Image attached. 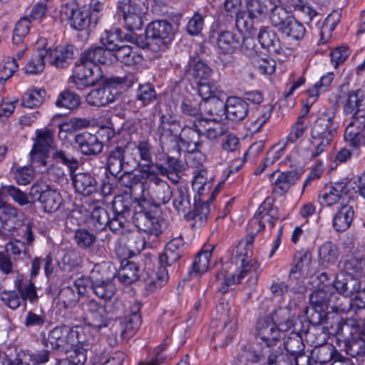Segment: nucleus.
I'll return each mask as SVG.
<instances>
[{
  "label": "nucleus",
  "mask_w": 365,
  "mask_h": 365,
  "mask_svg": "<svg viewBox=\"0 0 365 365\" xmlns=\"http://www.w3.org/2000/svg\"><path fill=\"white\" fill-rule=\"evenodd\" d=\"M207 185H202L197 187V193L194 197L193 208L190 202V195L187 187H179L176 192L173 194V207L180 214H183L184 217L187 221H193L192 227H200L207 221L210 213V209L207 205L202 204V196L206 190Z\"/></svg>",
  "instance_id": "1"
},
{
  "label": "nucleus",
  "mask_w": 365,
  "mask_h": 365,
  "mask_svg": "<svg viewBox=\"0 0 365 365\" xmlns=\"http://www.w3.org/2000/svg\"><path fill=\"white\" fill-rule=\"evenodd\" d=\"M337 128L334 112L327 110L318 116L311 129V143L314 148L311 155L312 158L327 149L337 133Z\"/></svg>",
  "instance_id": "2"
},
{
  "label": "nucleus",
  "mask_w": 365,
  "mask_h": 365,
  "mask_svg": "<svg viewBox=\"0 0 365 365\" xmlns=\"http://www.w3.org/2000/svg\"><path fill=\"white\" fill-rule=\"evenodd\" d=\"M185 243L181 237L171 240L165 246L163 252L158 257L159 267L153 283L155 287H162L168 279V269L179 268V260L184 254Z\"/></svg>",
  "instance_id": "3"
},
{
  "label": "nucleus",
  "mask_w": 365,
  "mask_h": 365,
  "mask_svg": "<svg viewBox=\"0 0 365 365\" xmlns=\"http://www.w3.org/2000/svg\"><path fill=\"white\" fill-rule=\"evenodd\" d=\"M306 324H319L329 334L336 336L337 340L344 336L346 332L351 330H356L358 324L355 319H343L336 313L324 312H312L309 316V320L305 321Z\"/></svg>",
  "instance_id": "4"
},
{
  "label": "nucleus",
  "mask_w": 365,
  "mask_h": 365,
  "mask_svg": "<svg viewBox=\"0 0 365 365\" xmlns=\"http://www.w3.org/2000/svg\"><path fill=\"white\" fill-rule=\"evenodd\" d=\"M113 306L116 311L122 309L120 302H107L105 304H101L94 299H86L80 304L83 312V319L86 323L95 329H101L109 324V319L111 317L108 314L111 312L108 309Z\"/></svg>",
  "instance_id": "5"
},
{
  "label": "nucleus",
  "mask_w": 365,
  "mask_h": 365,
  "mask_svg": "<svg viewBox=\"0 0 365 365\" xmlns=\"http://www.w3.org/2000/svg\"><path fill=\"white\" fill-rule=\"evenodd\" d=\"M126 143L134 169L140 167L150 174L153 172H158L160 174L167 173L162 164L152 160V146L148 140H140L138 144L133 142Z\"/></svg>",
  "instance_id": "6"
},
{
  "label": "nucleus",
  "mask_w": 365,
  "mask_h": 365,
  "mask_svg": "<svg viewBox=\"0 0 365 365\" xmlns=\"http://www.w3.org/2000/svg\"><path fill=\"white\" fill-rule=\"evenodd\" d=\"M103 78L101 68L88 61H82V55L76 62L73 73L71 77L72 82L78 90H83L86 87L93 86Z\"/></svg>",
  "instance_id": "7"
},
{
  "label": "nucleus",
  "mask_w": 365,
  "mask_h": 365,
  "mask_svg": "<svg viewBox=\"0 0 365 365\" xmlns=\"http://www.w3.org/2000/svg\"><path fill=\"white\" fill-rule=\"evenodd\" d=\"M140 304L135 303L129 313L123 317L117 318L111 325L112 334L122 340L132 337L140 328L142 319L140 314Z\"/></svg>",
  "instance_id": "8"
},
{
  "label": "nucleus",
  "mask_w": 365,
  "mask_h": 365,
  "mask_svg": "<svg viewBox=\"0 0 365 365\" xmlns=\"http://www.w3.org/2000/svg\"><path fill=\"white\" fill-rule=\"evenodd\" d=\"M146 200L138 203L134 207L133 222L139 230L148 234L150 237H158L162 233L161 223L158 217L145 205Z\"/></svg>",
  "instance_id": "9"
},
{
  "label": "nucleus",
  "mask_w": 365,
  "mask_h": 365,
  "mask_svg": "<svg viewBox=\"0 0 365 365\" xmlns=\"http://www.w3.org/2000/svg\"><path fill=\"white\" fill-rule=\"evenodd\" d=\"M245 10L237 16V29L240 31L255 34L257 29L254 26L255 20H259L267 13V6L261 0H246Z\"/></svg>",
  "instance_id": "10"
},
{
  "label": "nucleus",
  "mask_w": 365,
  "mask_h": 365,
  "mask_svg": "<svg viewBox=\"0 0 365 365\" xmlns=\"http://www.w3.org/2000/svg\"><path fill=\"white\" fill-rule=\"evenodd\" d=\"M61 12L67 16L70 26L76 31H87L97 24V14L88 9L82 10L74 1L66 3Z\"/></svg>",
  "instance_id": "11"
},
{
  "label": "nucleus",
  "mask_w": 365,
  "mask_h": 365,
  "mask_svg": "<svg viewBox=\"0 0 365 365\" xmlns=\"http://www.w3.org/2000/svg\"><path fill=\"white\" fill-rule=\"evenodd\" d=\"M29 196L33 201H38L46 212L57 211L63 203L59 192L50 188L44 182H36L31 187Z\"/></svg>",
  "instance_id": "12"
},
{
  "label": "nucleus",
  "mask_w": 365,
  "mask_h": 365,
  "mask_svg": "<svg viewBox=\"0 0 365 365\" xmlns=\"http://www.w3.org/2000/svg\"><path fill=\"white\" fill-rule=\"evenodd\" d=\"M78 341L76 331L68 326L55 327L48 338L44 336L41 340L43 345L48 347L50 344L53 349L61 353L68 352Z\"/></svg>",
  "instance_id": "13"
},
{
  "label": "nucleus",
  "mask_w": 365,
  "mask_h": 365,
  "mask_svg": "<svg viewBox=\"0 0 365 365\" xmlns=\"http://www.w3.org/2000/svg\"><path fill=\"white\" fill-rule=\"evenodd\" d=\"M159 174L158 172L150 174L143 192L150 197L155 207L167 204L173 195L172 188L166 181L158 176Z\"/></svg>",
  "instance_id": "14"
},
{
  "label": "nucleus",
  "mask_w": 365,
  "mask_h": 365,
  "mask_svg": "<svg viewBox=\"0 0 365 365\" xmlns=\"http://www.w3.org/2000/svg\"><path fill=\"white\" fill-rule=\"evenodd\" d=\"M118 10L122 14L126 28L130 31L139 30L143 24V17L148 10L142 0L120 1Z\"/></svg>",
  "instance_id": "15"
},
{
  "label": "nucleus",
  "mask_w": 365,
  "mask_h": 365,
  "mask_svg": "<svg viewBox=\"0 0 365 365\" xmlns=\"http://www.w3.org/2000/svg\"><path fill=\"white\" fill-rule=\"evenodd\" d=\"M127 143L118 144L107 153L106 169L112 175L116 176L123 170L134 169L131 158L128 157Z\"/></svg>",
  "instance_id": "16"
},
{
  "label": "nucleus",
  "mask_w": 365,
  "mask_h": 365,
  "mask_svg": "<svg viewBox=\"0 0 365 365\" xmlns=\"http://www.w3.org/2000/svg\"><path fill=\"white\" fill-rule=\"evenodd\" d=\"M175 34V30L172 24L165 20L152 21L145 29L146 38L155 41L158 44L170 43L173 40Z\"/></svg>",
  "instance_id": "17"
},
{
  "label": "nucleus",
  "mask_w": 365,
  "mask_h": 365,
  "mask_svg": "<svg viewBox=\"0 0 365 365\" xmlns=\"http://www.w3.org/2000/svg\"><path fill=\"white\" fill-rule=\"evenodd\" d=\"M279 218V210L277 207L269 203L263 202L250 220L249 227L255 234L264 229L266 225L270 228L273 227Z\"/></svg>",
  "instance_id": "18"
},
{
  "label": "nucleus",
  "mask_w": 365,
  "mask_h": 365,
  "mask_svg": "<svg viewBox=\"0 0 365 365\" xmlns=\"http://www.w3.org/2000/svg\"><path fill=\"white\" fill-rule=\"evenodd\" d=\"M120 245L115 248L116 255L121 258H129L139 254L145 246V240L138 232H128L120 237Z\"/></svg>",
  "instance_id": "19"
},
{
  "label": "nucleus",
  "mask_w": 365,
  "mask_h": 365,
  "mask_svg": "<svg viewBox=\"0 0 365 365\" xmlns=\"http://www.w3.org/2000/svg\"><path fill=\"white\" fill-rule=\"evenodd\" d=\"M204 120H189L181 129V133L179 140L183 144H187L188 147L193 145L191 152L199 151L203 145L201 128L204 124Z\"/></svg>",
  "instance_id": "20"
},
{
  "label": "nucleus",
  "mask_w": 365,
  "mask_h": 365,
  "mask_svg": "<svg viewBox=\"0 0 365 365\" xmlns=\"http://www.w3.org/2000/svg\"><path fill=\"white\" fill-rule=\"evenodd\" d=\"M356 330L346 332L344 336L339 338L337 344L343 347L344 351L351 357L363 356L365 354V340Z\"/></svg>",
  "instance_id": "21"
},
{
  "label": "nucleus",
  "mask_w": 365,
  "mask_h": 365,
  "mask_svg": "<svg viewBox=\"0 0 365 365\" xmlns=\"http://www.w3.org/2000/svg\"><path fill=\"white\" fill-rule=\"evenodd\" d=\"M364 118L361 116L353 117L344 131V139L354 150L358 151L365 147Z\"/></svg>",
  "instance_id": "22"
},
{
  "label": "nucleus",
  "mask_w": 365,
  "mask_h": 365,
  "mask_svg": "<svg viewBox=\"0 0 365 365\" xmlns=\"http://www.w3.org/2000/svg\"><path fill=\"white\" fill-rule=\"evenodd\" d=\"M257 337L265 342L267 347H274L280 337L281 329L275 324L270 316L260 317L256 324Z\"/></svg>",
  "instance_id": "23"
},
{
  "label": "nucleus",
  "mask_w": 365,
  "mask_h": 365,
  "mask_svg": "<svg viewBox=\"0 0 365 365\" xmlns=\"http://www.w3.org/2000/svg\"><path fill=\"white\" fill-rule=\"evenodd\" d=\"M348 193L347 185L343 182H335L330 185H327L319 195V200L321 205L324 206H332L340 203V205L344 203V200Z\"/></svg>",
  "instance_id": "24"
},
{
  "label": "nucleus",
  "mask_w": 365,
  "mask_h": 365,
  "mask_svg": "<svg viewBox=\"0 0 365 365\" xmlns=\"http://www.w3.org/2000/svg\"><path fill=\"white\" fill-rule=\"evenodd\" d=\"M252 361H259L261 365H293L292 359L280 347H266L260 355L253 354Z\"/></svg>",
  "instance_id": "25"
},
{
  "label": "nucleus",
  "mask_w": 365,
  "mask_h": 365,
  "mask_svg": "<svg viewBox=\"0 0 365 365\" xmlns=\"http://www.w3.org/2000/svg\"><path fill=\"white\" fill-rule=\"evenodd\" d=\"M301 175L302 173L296 170L287 172L275 171L269 175V180L274 185V191L281 195L289 190Z\"/></svg>",
  "instance_id": "26"
},
{
  "label": "nucleus",
  "mask_w": 365,
  "mask_h": 365,
  "mask_svg": "<svg viewBox=\"0 0 365 365\" xmlns=\"http://www.w3.org/2000/svg\"><path fill=\"white\" fill-rule=\"evenodd\" d=\"M75 143L82 155L85 156H96L103 151V143L98 138L88 132L77 134Z\"/></svg>",
  "instance_id": "27"
},
{
  "label": "nucleus",
  "mask_w": 365,
  "mask_h": 365,
  "mask_svg": "<svg viewBox=\"0 0 365 365\" xmlns=\"http://www.w3.org/2000/svg\"><path fill=\"white\" fill-rule=\"evenodd\" d=\"M47 59L51 64L56 68H64L68 67L74 55V47L72 45L57 46L54 49L47 48Z\"/></svg>",
  "instance_id": "28"
},
{
  "label": "nucleus",
  "mask_w": 365,
  "mask_h": 365,
  "mask_svg": "<svg viewBox=\"0 0 365 365\" xmlns=\"http://www.w3.org/2000/svg\"><path fill=\"white\" fill-rule=\"evenodd\" d=\"M270 318L282 331H288L292 327H297L298 322L303 324L300 319L295 317L289 307H278L272 313Z\"/></svg>",
  "instance_id": "29"
},
{
  "label": "nucleus",
  "mask_w": 365,
  "mask_h": 365,
  "mask_svg": "<svg viewBox=\"0 0 365 365\" xmlns=\"http://www.w3.org/2000/svg\"><path fill=\"white\" fill-rule=\"evenodd\" d=\"M248 103L241 98L230 96L226 100V117L232 121H242L248 115Z\"/></svg>",
  "instance_id": "30"
},
{
  "label": "nucleus",
  "mask_w": 365,
  "mask_h": 365,
  "mask_svg": "<svg viewBox=\"0 0 365 365\" xmlns=\"http://www.w3.org/2000/svg\"><path fill=\"white\" fill-rule=\"evenodd\" d=\"M200 109L210 117V121H220L226 115V101L217 96L210 98L199 104Z\"/></svg>",
  "instance_id": "31"
},
{
  "label": "nucleus",
  "mask_w": 365,
  "mask_h": 365,
  "mask_svg": "<svg viewBox=\"0 0 365 365\" xmlns=\"http://www.w3.org/2000/svg\"><path fill=\"white\" fill-rule=\"evenodd\" d=\"M82 61L98 64H109L113 61V53L105 46H91L81 53Z\"/></svg>",
  "instance_id": "32"
},
{
  "label": "nucleus",
  "mask_w": 365,
  "mask_h": 365,
  "mask_svg": "<svg viewBox=\"0 0 365 365\" xmlns=\"http://www.w3.org/2000/svg\"><path fill=\"white\" fill-rule=\"evenodd\" d=\"M237 329V317L235 311L230 309L227 312V319L225 321L222 329L214 333L212 339L222 342V345H227L235 336Z\"/></svg>",
  "instance_id": "33"
},
{
  "label": "nucleus",
  "mask_w": 365,
  "mask_h": 365,
  "mask_svg": "<svg viewBox=\"0 0 365 365\" xmlns=\"http://www.w3.org/2000/svg\"><path fill=\"white\" fill-rule=\"evenodd\" d=\"M257 39L262 48L269 52L279 53L282 50L280 39L277 32L270 26H261L257 34Z\"/></svg>",
  "instance_id": "34"
},
{
  "label": "nucleus",
  "mask_w": 365,
  "mask_h": 365,
  "mask_svg": "<svg viewBox=\"0 0 365 365\" xmlns=\"http://www.w3.org/2000/svg\"><path fill=\"white\" fill-rule=\"evenodd\" d=\"M72 183L77 192L88 196L97 191V181L89 173H78L71 178Z\"/></svg>",
  "instance_id": "35"
},
{
  "label": "nucleus",
  "mask_w": 365,
  "mask_h": 365,
  "mask_svg": "<svg viewBox=\"0 0 365 365\" xmlns=\"http://www.w3.org/2000/svg\"><path fill=\"white\" fill-rule=\"evenodd\" d=\"M312 263V253L309 250H302L295 254L294 265L289 274V281L299 279L303 274H307Z\"/></svg>",
  "instance_id": "36"
},
{
  "label": "nucleus",
  "mask_w": 365,
  "mask_h": 365,
  "mask_svg": "<svg viewBox=\"0 0 365 365\" xmlns=\"http://www.w3.org/2000/svg\"><path fill=\"white\" fill-rule=\"evenodd\" d=\"M334 287L339 293L348 297L360 290L361 282L351 274H341L336 277Z\"/></svg>",
  "instance_id": "37"
},
{
  "label": "nucleus",
  "mask_w": 365,
  "mask_h": 365,
  "mask_svg": "<svg viewBox=\"0 0 365 365\" xmlns=\"http://www.w3.org/2000/svg\"><path fill=\"white\" fill-rule=\"evenodd\" d=\"M353 206L345 203L341 205L333 217L332 226L339 232H344L349 228L354 219Z\"/></svg>",
  "instance_id": "38"
},
{
  "label": "nucleus",
  "mask_w": 365,
  "mask_h": 365,
  "mask_svg": "<svg viewBox=\"0 0 365 365\" xmlns=\"http://www.w3.org/2000/svg\"><path fill=\"white\" fill-rule=\"evenodd\" d=\"M212 70L205 62L196 58H190L185 68V75L188 78L197 79L199 81L207 80Z\"/></svg>",
  "instance_id": "39"
},
{
  "label": "nucleus",
  "mask_w": 365,
  "mask_h": 365,
  "mask_svg": "<svg viewBox=\"0 0 365 365\" xmlns=\"http://www.w3.org/2000/svg\"><path fill=\"white\" fill-rule=\"evenodd\" d=\"M149 176L150 173L141 168H140L138 174L125 171L119 178L118 182L122 187L129 188L131 194L133 193L135 187L140 185L143 192L144 185L146 181L148 180Z\"/></svg>",
  "instance_id": "40"
},
{
  "label": "nucleus",
  "mask_w": 365,
  "mask_h": 365,
  "mask_svg": "<svg viewBox=\"0 0 365 365\" xmlns=\"http://www.w3.org/2000/svg\"><path fill=\"white\" fill-rule=\"evenodd\" d=\"M339 255L338 247L331 242H325L319 247V264L325 268L335 264L338 260Z\"/></svg>",
  "instance_id": "41"
},
{
  "label": "nucleus",
  "mask_w": 365,
  "mask_h": 365,
  "mask_svg": "<svg viewBox=\"0 0 365 365\" xmlns=\"http://www.w3.org/2000/svg\"><path fill=\"white\" fill-rule=\"evenodd\" d=\"M47 56L46 47L36 48L25 66V73L30 75L41 73L45 68Z\"/></svg>",
  "instance_id": "42"
},
{
  "label": "nucleus",
  "mask_w": 365,
  "mask_h": 365,
  "mask_svg": "<svg viewBox=\"0 0 365 365\" xmlns=\"http://www.w3.org/2000/svg\"><path fill=\"white\" fill-rule=\"evenodd\" d=\"M217 43L222 53H231L241 46V36L230 31H221L218 34Z\"/></svg>",
  "instance_id": "43"
},
{
  "label": "nucleus",
  "mask_w": 365,
  "mask_h": 365,
  "mask_svg": "<svg viewBox=\"0 0 365 365\" xmlns=\"http://www.w3.org/2000/svg\"><path fill=\"white\" fill-rule=\"evenodd\" d=\"M314 361L317 364L324 365L331 360L340 361L342 356L338 353L334 346L329 345H322L314 348L311 352Z\"/></svg>",
  "instance_id": "44"
},
{
  "label": "nucleus",
  "mask_w": 365,
  "mask_h": 365,
  "mask_svg": "<svg viewBox=\"0 0 365 365\" xmlns=\"http://www.w3.org/2000/svg\"><path fill=\"white\" fill-rule=\"evenodd\" d=\"M81 104V97L75 92L66 89L61 91L57 96L55 106L65 111L77 109Z\"/></svg>",
  "instance_id": "45"
},
{
  "label": "nucleus",
  "mask_w": 365,
  "mask_h": 365,
  "mask_svg": "<svg viewBox=\"0 0 365 365\" xmlns=\"http://www.w3.org/2000/svg\"><path fill=\"white\" fill-rule=\"evenodd\" d=\"M139 271V267L134 262L128 260V258H122L118 278L121 282L130 284L138 279Z\"/></svg>",
  "instance_id": "46"
},
{
  "label": "nucleus",
  "mask_w": 365,
  "mask_h": 365,
  "mask_svg": "<svg viewBox=\"0 0 365 365\" xmlns=\"http://www.w3.org/2000/svg\"><path fill=\"white\" fill-rule=\"evenodd\" d=\"M307 328L302 329L303 333H306L307 340L309 341L312 345L317 348L327 344L328 339V334L324 330V328L319 324H306Z\"/></svg>",
  "instance_id": "47"
},
{
  "label": "nucleus",
  "mask_w": 365,
  "mask_h": 365,
  "mask_svg": "<svg viewBox=\"0 0 365 365\" xmlns=\"http://www.w3.org/2000/svg\"><path fill=\"white\" fill-rule=\"evenodd\" d=\"M91 287L97 297L104 299H110L115 292V286L113 280L108 278L92 279Z\"/></svg>",
  "instance_id": "48"
},
{
  "label": "nucleus",
  "mask_w": 365,
  "mask_h": 365,
  "mask_svg": "<svg viewBox=\"0 0 365 365\" xmlns=\"http://www.w3.org/2000/svg\"><path fill=\"white\" fill-rule=\"evenodd\" d=\"M113 96L108 88L92 90L86 96V101L91 106H105L113 101Z\"/></svg>",
  "instance_id": "49"
},
{
  "label": "nucleus",
  "mask_w": 365,
  "mask_h": 365,
  "mask_svg": "<svg viewBox=\"0 0 365 365\" xmlns=\"http://www.w3.org/2000/svg\"><path fill=\"white\" fill-rule=\"evenodd\" d=\"M299 333H303L302 329L295 327L294 331L284 338V349L292 356L304 350L305 346Z\"/></svg>",
  "instance_id": "50"
},
{
  "label": "nucleus",
  "mask_w": 365,
  "mask_h": 365,
  "mask_svg": "<svg viewBox=\"0 0 365 365\" xmlns=\"http://www.w3.org/2000/svg\"><path fill=\"white\" fill-rule=\"evenodd\" d=\"M309 110V108L308 106H305L304 108V113L299 115L297 120L292 127L291 130L287 137L286 142L284 143H286V145L288 143H294L302 138L307 128L306 120L307 118V113Z\"/></svg>",
  "instance_id": "51"
},
{
  "label": "nucleus",
  "mask_w": 365,
  "mask_h": 365,
  "mask_svg": "<svg viewBox=\"0 0 365 365\" xmlns=\"http://www.w3.org/2000/svg\"><path fill=\"white\" fill-rule=\"evenodd\" d=\"M14 284L24 302L29 299L31 302H34L37 299L38 296L32 278L29 280H24L20 276L15 280Z\"/></svg>",
  "instance_id": "52"
},
{
  "label": "nucleus",
  "mask_w": 365,
  "mask_h": 365,
  "mask_svg": "<svg viewBox=\"0 0 365 365\" xmlns=\"http://www.w3.org/2000/svg\"><path fill=\"white\" fill-rule=\"evenodd\" d=\"M113 57L126 66H133L140 60V57L128 45H118L115 48Z\"/></svg>",
  "instance_id": "53"
},
{
  "label": "nucleus",
  "mask_w": 365,
  "mask_h": 365,
  "mask_svg": "<svg viewBox=\"0 0 365 365\" xmlns=\"http://www.w3.org/2000/svg\"><path fill=\"white\" fill-rule=\"evenodd\" d=\"M309 302L312 312L323 313L329 304V294L324 289H318L310 294Z\"/></svg>",
  "instance_id": "54"
},
{
  "label": "nucleus",
  "mask_w": 365,
  "mask_h": 365,
  "mask_svg": "<svg viewBox=\"0 0 365 365\" xmlns=\"http://www.w3.org/2000/svg\"><path fill=\"white\" fill-rule=\"evenodd\" d=\"M133 205V203L130 198L118 196L113 202V212L128 220L130 217L133 218L134 212Z\"/></svg>",
  "instance_id": "55"
},
{
  "label": "nucleus",
  "mask_w": 365,
  "mask_h": 365,
  "mask_svg": "<svg viewBox=\"0 0 365 365\" xmlns=\"http://www.w3.org/2000/svg\"><path fill=\"white\" fill-rule=\"evenodd\" d=\"M180 128V125L176 121L162 120L159 126L160 141L165 143L168 141L177 142L178 136L177 132Z\"/></svg>",
  "instance_id": "56"
},
{
  "label": "nucleus",
  "mask_w": 365,
  "mask_h": 365,
  "mask_svg": "<svg viewBox=\"0 0 365 365\" xmlns=\"http://www.w3.org/2000/svg\"><path fill=\"white\" fill-rule=\"evenodd\" d=\"M18 215L19 211L16 208L11 206L4 207L0 214V222L3 229L9 232L14 231L19 225Z\"/></svg>",
  "instance_id": "57"
},
{
  "label": "nucleus",
  "mask_w": 365,
  "mask_h": 365,
  "mask_svg": "<svg viewBox=\"0 0 365 365\" xmlns=\"http://www.w3.org/2000/svg\"><path fill=\"white\" fill-rule=\"evenodd\" d=\"M110 215L106 209L101 206H95L91 213V222L96 232L104 230L109 224Z\"/></svg>",
  "instance_id": "58"
},
{
  "label": "nucleus",
  "mask_w": 365,
  "mask_h": 365,
  "mask_svg": "<svg viewBox=\"0 0 365 365\" xmlns=\"http://www.w3.org/2000/svg\"><path fill=\"white\" fill-rule=\"evenodd\" d=\"M211 255L212 250H202L197 253L192 262V269L189 272L190 277L194 275L201 274L207 270Z\"/></svg>",
  "instance_id": "59"
},
{
  "label": "nucleus",
  "mask_w": 365,
  "mask_h": 365,
  "mask_svg": "<svg viewBox=\"0 0 365 365\" xmlns=\"http://www.w3.org/2000/svg\"><path fill=\"white\" fill-rule=\"evenodd\" d=\"M289 19V20L279 31L289 37L292 38L293 39H302L304 36L306 32V29L304 25L299 22L293 16Z\"/></svg>",
  "instance_id": "60"
},
{
  "label": "nucleus",
  "mask_w": 365,
  "mask_h": 365,
  "mask_svg": "<svg viewBox=\"0 0 365 365\" xmlns=\"http://www.w3.org/2000/svg\"><path fill=\"white\" fill-rule=\"evenodd\" d=\"M54 131L52 129L37 130L36 141L33 149L41 152H48L53 143Z\"/></svg>",
  "instance_id": "61"
},
{
  "label": "nucleus",
  "mask_w": 365,
  "mask_h": 365,
  "mask_svg": "<svg viewBox=\"0 0 365 365\" xmlns=\"http://www.w3.org/2000/svg\"><path fill=\"white\" fill-rule=\"evenodd\" d=\"M52 158L54 161L67 166L70 171L78 168L79 162L71 153L61 149L54 148L52 150Z\"/></svg>",
  "instance_id": "62"
},
{
  "label": "nucleus",
  "mask_w": 365,
  "mask_h": 365,
  "mask_svg": "<svg viewBox=\"0 0 365 365\" xmlns=\"http://www.w3.org/2000/svg\"><path fill=\"white\" fill-rule=\"evenodd\" d=\"M287 11L282 6H273L270 9L269 21L270 24L280 31L285 24L292 18Z\"/></svg>",
  "instance_id": "63"
},
{
  "label": "nucleus",
  "mask_w": 365,
  "mask_h": 365,
  "mask_svg": "<svg viewBox=\"0 0 365 365\" xmlns=\"http://www.w3.org/2000/svg\"><path fill=\"white\" fill-rule=\"evenodd\" d=\"M74 240L81 249H88L91 247L97 240L96 234L86 229L80 228L76 230Z\"/></svg>",
  "instance_id": "64"
}]
</instances>
